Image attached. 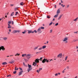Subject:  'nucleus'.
I'll return each instance as SVG.
<instances>
[{"instance_id":"obj_8","label":"nucleus","mask_w":78,"mask_h":78,"mask_svg":"<svg viewBox=\"0 0 78 78\" xmlns=\"http://www.w3.org/2000/svg\"><path fill=\"white\" fill-rule=\"evenodd\" d=\"M28 34H30L31 33H34V32H32V30H28Z\"/></svg>"},{"instance_id":"obj_4","label":"nucleus","mask_w":78,"mask_h":78,"mask_svg":"<svg viewBox=\"0 0 78 78\" xmlns=\"http://www.w3.org/2000/svg\"><path fill=\"white\" fill-rule=\"evenodd\" d=\"M2 50V51H5V48H4V47L3 46H1V47H0V51Z\"/></svg>"},{"instance_id":"obj_57","label":"nucleus","mask_w":78,"mask_h":78,"mask_svg":"<svg viewBox=\"0 0 78 78\" xmlns=\"http://www.w3.org/2000/svg\"><path fill=\"white\" fill-rule=\"evenodd\" d=\"M62 7H64V6H65V5H62Z\"/></svg>"},{"instance_id":"obj_10","label":"nucleus","mask_w":78,"mask_h":78,"mask_svg":"<svg viewBox=\"0 0 78 78\" xmlns=\"http://www.w3.org/2000/svg\"><path fill=\"white\" fill-rule=\"evenodd\" d=\"M60 13V9H58V10L57 11V14H58V13Z\"/></svg>"},{"instance_id":"obj_33","label":"nucleus","mask_w":78,"mask_h":78,"mask_svg":"<svg viewBox=\"0 0 78 78\" xmlns=\"http://www.w3.org/2000/svg\"><path fill=\"white\" fill-rule=\"evenodd\" d=\"M67 58H68V56H66L65 58V60H66L67 59Z\"/></svg>"},{"instance_id":"obj_43","label":"nucleus","mask_w":78,"mask_h":78,"mask_svg":"<svg viewBox=\"0 0 78 78\" xmlns=\"http://www.w3.org/2000/svg\"><path fill=\"white\" fill-rule=\"evenodd\" d=\"M42 68H39V70H39V71H41V70H42Z\"/></svg>"},{"instance_id":"obj_30","label":"nucleus","mask_w":78,"mask_h":78,"mask_svg":"<svg viewBox=\"0 0 78 78\" xmlns=\"http://www.w3.org/2000/svg\"><path fill=\"white\" fill-rule=\"evenodd\" d=\"M17 67H15V70H18V68H17Z\"/></svg>"},{"instance_id":"obj_17","label":"nucleus","mask_w":78,"mask_h":78,"mask_svg":"<svg viewBox=\"0 0 78 78\" xmlns=\"http://www.w3.org/2000/svg\"><path fill=\"white\" fill-rule=\"evenodd\" d=\"M23 5H24V3L23 2H21V3H20V5L23 6Z\"/></svg>"},{"instance_id":"obj_29","label":"nucleus","mask_w":78,"mask_h":78,"mask_svg":"<svg viewBox=\"0 0 78 78\" xmlns=\"http://www.w3.org/2000/svg\"><path fill=\"white\" fill-rule=\"evenodd\" d=\"M45 62H46V61H44V60H43V61H42V62L43 63H44Z\"/></svg>"},{"instance_id":"obj_61","label":"nucleus","mask_w":78,"mask_h":78,"mask_svg":"<svg viewBox=\"0 0 78 78\" xmlns=\"http://www.w3.org/2000/svg\"><path fill=\"white\" fill-rule=\"evenodd\" d=\"M66 43H68V41H66V42H65Z\"/></svg>"},{"instance_id":"obj_12","label":"nucleus","mask_w":78,"mask_h":78,"mask_svg":"<svg viewBox=\"0 0 78 78\" xmlns=\"http://www.w3.org/2000/svg\"><path fill=\"white\" fill-rule=\"evenodd\" d=\"M23 73V71H20L19 73V76H20V75H22V73Z\"/></svg>"},{"instance_id":"obj_41","label":"nucleus","mask_w":78,"mask_h":78,"mask_svg":"<svg viewBox=\"0 0 78 78\" xmlns=\"http://www.w3.org/2000/svg\"><path fill=\"white\" fill-rule=\"evenodd\" d=\"M40 70H37V73H39V72H40Z\"/></svg>"},{"instance_id":"obj_14","label":"nucleus","mask_w":78,"mask_h":78,"mask_svg":"<svg viewBox=\"0 0 78 78\" xmlns=\"http://www.w3.org/2000/svg\"><path fill=\"white\" fill-rule=\"evenodd\" d=\"M8 28L10 29L12 28V26H11L10 25L8 24Z\"/></svg>"},{"instance_id":"obj_36","label":"nucleus","mask_w":78,"mask_h":78,"mask_svg":"<svg viewBox=\"0 0 78 78\" xmlns=\"http://www.w3.org/2000/svg\"><path fill=\"white\" fill-rule=\"evenodd\" d=\"M43 60H44V61H46V62L47 61H48V60L47 59H46L45 58L44 59H43Z\"/></svg>"},{"instance_id":"obj_59","label":"nucleus","mask_w":78,"mask_h":78,"mask_svg":"<svg viewBox=\"0 0 78 78\" xmlns=\"http://www.w3.org/2000/svg\"><path fill=\"white\" fill-rule=\"evenodd\" d=\"M54 20H55V19L53 18V21Z\"/></svg>"},{"instance_id":"obj_46","label":"nucleus","mask_w":78,"mask_h":78,"mask_svg":"<svg viewBox=\"0 0 78 78\" xmlns=\"http://www.w3.org/2000/svg\"><path fill=\"white\" fill-rule=\"evenodd\" d=\"M41 52V51H39V52H36V54H37L38 53H40V52Z\"/></svg>"},{"instance_id":"obj_25","label":"nucleus","mask_w":78,"mask_h":78,"mask_svg":"<svg viewBox=\"0 0 78 78\" xmlns=\"http://www.w3.org/2000/svg\"><path fill=\"white\" fill-rule=\"evenodd\" d=\"M39 28H40V29H41L43 30L44 29V27H39Z\"/></svg>"},{"instance_id":"obj_19","label":"nucleus","mask_w":78,"mask_h":78,"mask_svg":"<svg viewBox=\"0 0 78 78\" xmlns=\"http://www.w3.org/2000/svg\"><path fill=\"white\" fill-rule=\"evenodd\" d=\"M27 54H23L22 55V57H24L25 56H27Z\"/></svg>"},{"instance_id":"obj_32","label":"nucleus","mask_w":78,"mask_h":78,"mask_svg":"<svg viewBox=\"0 0 78 78\" xmlns=\"http://www.w3.org/2000/svg\"><path fill=\"white\" fill-rule=\"evenodd\" d=\"M52 23H53V22L50 23V24H49V26H51Z\"/></svg>"},{"instance_id":"obj_5","label":"nucleus","mask_w":78,"mask_h":78,"mask_svg":"<svg viewBox=\"0 0 78 78\" xmlns=\"http://www.w3.org/2000/svg\"><path fill=\"white\" fill-rule=\"evenodd\" d=\"M62 53L59 54H58V55H57V58H62Z\"/></svg>"},{"instance_id":"obj_48","label":"nucleus","mask_w":78,"mask_h":78,"mask_svg":"<svg viewBox=\"0 0 78 78\" xmlns=\"http://www.w3.org/2000/svg\"><path fill=\"white\" fill-rule=\"evenodd\" d=\"M66 6H67V8L69 7V5H66Z\"/></svg>"},{"instance_id":"obj_3","label":"nucleus","mask_w":78,"mask_h":78,"mask_svg":"<svg viewBox=\"0 0 78 78\" xmlns=\"http://www.w3.org/2000/svg\"><path fill=\"white\" fill-rule=\"evenodd\" d=\"M26 57H27V59H29L31 58V56L30 54H28L26 56Z\"/></svg>"},{"instance_id":"obj_11","label":"nucleus","mask_w":78,"mask_h":78,"mask_svg":"<svg viewBox=\"0 0 78 78\" xmlns=\"http://www.w3.org/2000/svg\"><path fill=\"white\" fill-rule=\"evenodd\" d=\"M62 16H63V15L62 14L60 16H59V17H58V20H60L61 18V17H62Z\"/></svg>"},{"instance_id":"obj_21","label":"nucleus","mask_w":78,"mask_h":78,"mask_svg":"<svg viewBox=\"0 0 78 78\" xmlns=\"http://www.w3.org/2000/svg\"><path fill=\"white\" fill-rule=\"evenodd\" d=\"M17 10H18V9H17V8H15V9H14V11H16Z\"/></svg>"},{"instance_id":"obj_45","label":"nucleus","mask_w":78,"mask_h":78,"mask_svg":"<svg viewBox=\"0 0 78 78\" xmlns=\"http://www.w3.org/2000/svg\"><path fill=\"white\" fill-rule=\"evenodd\" d=\"M14 5H13L11 4V5H10V7H12V6H13Z\"/></svg>"},{"instance_id":"obj_13","label":"nucleus","mask_w":78,"mask_h":78,"mask_svg":"<svg viewBox=\"0 0 78 78\" xmlns=\"http://www.w3.org/2000/svg\"><path fill=\"white\" fill-rule=\"evenodd\" d=\"M67 40H68V38H67V37H65V38H64V39L62 40V41L65 42L66 41H67Z\"/></svg>"},{"instance_id":"obj_56","label":"nucleus","mask_w":78,"mask_h":78,"mask_svg":"<svg viewBox=\"0 0 78 78\" xmlns=\"http://www.w3.org/2000/svg\"><path fill=\"white\" fill-rule=\"evenodd\" d=\"M12 25H13V21H12Z\"/></svg>"},{"instance_id":"obj_63","label":"nucleus","mask_w":78,"mask_h":78,"mask_svg":"<svg viewBox=\"0 0 78 78\" xmlns=\"http://www.w3.org/2000/svg\"><path fill=\"white\" fill-rule=\"evenodd\" d=\"M8 34H9V32H8Z\"/></svg>"},{"instance_id":"obj_15","label":"nucleus","mask_w":78,"mask_h":78,"mask_svg":"<svg viewBox=\"0 0 78 78\" xmlns=\"http://www.w3.org/2000/svg\"><path fill=\"white\" fill-rule=\"evenodd\" d=\"M15 62V61H10L8 62V63H9L10 64H12L13 63H14V62Z\"/></svg>"},{"instance_id":"obj_62","label":"nucleus","mask_w":78,"mask_h":78,"mask_svg":"<svg viewBox=\"0 0 78 78\" xmlns=\"http://www.w3.org/2000/svg\"><path fill=\"white\" fill-rule=\"evenodd\" d=\"M76 48L78 49V47H77H77H76Z\"/></svg>"},{"instance_id":"obj_39","label":"nucleus","mask_w":78,"mask_h":78,"mask_svg":"<svg viewBox=\"0 0 78 78\" xmlns=\"http://www.w3.org/2000/svg\"><path fill=\"white\" fill-rule=\"evenodd\" d=\"M74 33L75 34H77V32H74Z\"/></svg>"},{"instance_id":"obj_35","label":"nucleus","mask_w":78,"mask_h":78,"mask_svg":"<svg viewBox=\"0 0 78 78\" xmlns=\"http://www.w3.org/2000/svg\"><path fill=\"white\" fill-rule=\"evenodd\" d=\"M14 12H13L12 14H11V16H13V13Z\"/></svg>"},{"instance_id":"obj_38","label":"nucleus","mask_w":78,"mask_h":78,"mask_svg":"<svg viewBox=\"0 0 78 78\" xmlns=\"http://www.w3.org/2000/svg\"><path fill=\"white\" fill-rule=\"evenodd\" d=\"M58 25V23L55 24V26H57Z\"/></svg>"},{"instance_id":"obj_53","label":"nucleus","mask_w":78,"mask_h":78,"mask_svg":"<svg viewBox=\"0 0 78 78\" xmlns=\"http://www.w3.org/2000/svg\"><path fill=\"white\" fill-rule=\"evenodd\" d=\"M49 61H45L46 62H47V63H48V62Z\"/></svg>"},{"instance_id":"obj_27","label":"nucleus","mask_w":78,"mask_h":78,"mask_svg":"<svg viewBox=\"0 0 78 78\" xmlns=\"http://www.w3.org/2000/svg\"><path fill=\"white\" fill-rule=\"evenodd\" d=\"M45 48H46V46L45 45L44 46H43V47H42V48H43V49H44Z\"/></svg>"},{"instance_id":"obj_64","label":"nucleus","mask_w":78,"mask_h":78,"mask_svg":"<svg viewBox=\"0 0 78 78\" xmlns=\"http://www.w3.org/2000/svg\"><path fill=\"white\" fill-rule=\"evenodd\" d=\"M6 57H9V56H6Z\"/></svg>"},{"instance_id":"obj_51","label":"nucleus","mask_w":78,"mask_h":78,"mask_svg":"<svg viewBox=\"0 0 78 78\" xmlns=\"http://www.w3.org/2000/svg\"><path fill=\"white\" fill-rule=\"evenodd\" d=\"M64 70H63V71H62V73H64V72H65V71H64Z\"/></svg>"},{"instance_id":"obj_20","label":"nucleus","mask_w":78,"mask_h":78,"mask_svg":"<svg viewBox=\"0 0 78 78\" xmlns=\"http://www.w3.org/2000/svg\"><path fill=\"white\" fill-rule=\"evenodd\" d=\"M26 32H27V30H24V31L23 32H22V33H23V34H25Z\"/></svg>"},{"instance_id":"obj_37","label":"nucleus","mask_w":78,"mask_h":78,"mask_svg":"<svg viewBox=\"0 0 78 78\" xmlns=\"http://www.w3.org/2000/svg\"><path fill=\"white\" fill-rule=\"evenodd\" d=\"M16 73H17V72L16 71H14V72H13V74H16Z\"/></svg>"},{"instance_id":"obj_40","label":"nucleus","mask_w":78,"mask_h":78,"mask_svg":"<svg viewBox=\"0 0 78 78\" xmlns=\"http://www.w3.org/2000/svg\"><path fill=\"white\" fill-rule=\"evenodd\" d=\"M50 33H51V32H52V30L51 29L50 30Z\"/></svg>"},{"instance_id":"obj_22","label":"nucleus","mask_w":78,"mask_h":78,"mask_svg":"<svg viewBox=\"0 0 78 78\" xmlns=\"http://www.w3.org/2000/svg\"><path fill=\"white\" fill-rule=\"evenodd\" d=\"M38 48V47H37L34 48V50L35 51L36 50H37V49Z\"/></svg>"},{"instance_id":"obj_60","label":"nucleus","mask_w":78,"mask_h":78,"mask_svg":"<svg viewBox=\"0 0 78 78\" xmlns=\"http://www.w3.org/2000/svg\"><path fill=\"white\" fill-rule=\"evenodd\" d=\"M23 65H24V66H25L24 62H23Z\"/></svg>"},{"instance_id":"obj_6","label":"nucleus","mask_w":78,"mask_h":78,"mask_svg":"<svg viewBox=\"0 0 78 78\" xmlns=\"http://www.w3.org/2000/svg\"><path fill=\"white\" fill-rule=\"evenodd\" d=\"M36 31H37V32H38L39 34L41 33V29H40V28H39V29H37V30H36Z\"/></svg>"},{"instance_id":"obj_24","label":"nucleus","mask_w":78,"mask_h":78,"mask_svg":"<svg viewBox=\"0 0 78 78\" xmlns=\"http://www.w3.org/2000/svg\"><path fill=\"white\" fill-rule=\"evenodd\" d=\"M58 14H57V15H55V16H54V17L55 18L57 17L58 16Z\"/></svg>"},{"instance_id":"obj_52","label":"nucleus","mask_w":78,"mask_h":78,"mask_svg":"<svg viewBox=\"0 0 78 78\" xmlns=\"http://www.w3.org/2000/svg\"><path fill=\"white\" fill-rule=\"evenodd\" d=\"M16 14H18V12H16Z\"/></svg>"},{"instance_id":"obj_42","label":"nucleus","mask_w":78,"mask_h":78,"mask_svg":"<svg viewBox=\"0 0 78 78\" xmlns=\"http://www.w3.org/2000/svg\"><path fill=\"white\" fill-rule=\"evenodd\" d=\"M58 74H57V73L55 74V76H58Z\"/></svg>"},{"instance_id":"obj_16","label":"nucleus","mask_w":78,"mask_h":78,"mask_svg":"<svg viewBox=\"0 0 78 78\" xmlns=\"http://www.w3.org/2000/svg\"><path fill=\"white\" fill-rule=\"evenodd\" d=\"M6 64H7V63L6 62H3L2 63V65H6Z\"/></svg>"},{"instance_id":"obj_34","label":"nucleus","mask_w":78,"mask_h":78,"mask_svg":"<svg viewBox=\"0 0 78 78\" xmlns=\"http://www.w3.org/2000/svg\"><path fill=\"white\" fill-rule=\"evenodd\" d=\"M11 77V75L10 74L9 75L7 76V77Z\"/></svg>"},{"instance_id":"obj_18","label":"nucleus","mask_w":78,"mask_h":78,"mask_svg":"<svg viewBox=\"0 0 78 78\" xmlns=\"http://www.w3.org/2000/svg\"><path fill=\"white\" fill-rule=\"evenodd\" d=\"M78 19V17L77 18H76V19H75V20H74L73 21H77Z\"/></svg>"},{"instance_id":"obj_54","label":"nucleus","mask_w":78,"mask_h":78,"mask_svg":"<svg viewBox=\"0 0 78 78\" xmlns=\"http://www.w3.org/2000/svg\"><path fill=\"white\" fill-rule=\"evenodd\" d=\"M2 20V18H0V21H1Z\"/></svg>"},{"instance_id":"obj_44","label":"nucleus","mask_w":78,"mask_h":78,"mask_svg":"<svg viewBox=\"0 0 78 78\" xmlns=\"http://www.w3.org/2000/svg\"><path fill=\"white\" fill-rule=\"evenodd\" d=\"M66 69H69V66H67L66 67Z\"/></svg>"},{"instance_id":"obj_2","label":"nucleus","mask_w":78,"mask_h":78,"mask_svg":"<svg viewBox=\"0 0 78 78\" xmlns=\"http://www.w3.org/2000/svg\"><path fill=\"white\" fill-rule=\"evenodd\" d=\"M28 72L30 71L32 69V68H31V66L29 65V64H28Z\"/></svg>"},{"instance_id":"obj_26","label":"nucleus","mask_w":78,"mask_h":78,"mask_svg":"<svg viewBox=\"0 0 78 78\" xmlns=\"http://www.w3.org/2000/svg\"><path fill=\"white\" fill-rule=\"evenodd\" d=\"M42 49H43V48H42V47H41L40 48H39V49H38V50L40 51L41 50H42Z\"/></svg>"},{"instance_id":"obj_28","label":"nucleus","mask_w":78,"mask_h":78,"mask_svg":"<svg viewBox=\"0 0 78 78\" xmlns=\"http://www.w3.org/2000/svg\"><path fill=\"white\" fill-rule=\"evenodd\" d=\"M32 32H34V33H37V32H38L36 30H34V31H32Z\"/></svg>"},{"instance_id":"obj_9","label":"nucleus","mask_w":78,"mask_h":78,"mask_svg":"<svg viewBox=\"0 0 78 78\" xmlns=\"http://www.w3.org/2000/svg\"><path fill=\"white\" fill-rule=\"evenodd\" d=\"M7 39L8 38L7 37H3V38H2V39L3 40H4L5 41L7 40Z\"/></svg>"},{"instance_id":"obj_31","label":"nucleus","mask_w":78,"mask_h":78,"mask_svg":"<svg viewBox=\"0 0 78 78\" xmlns=\"http://www.w3.org/2000/svg\"><path fill=\"white\" fill-rule=\"evenodd\" d=\"M46 17H47V18L48 19H50V16H47Z\"/></svg>"},{"instance_id":"obj_23","label":"nucleus","mask_w":78,"mask_h":78,"mask_svg":"<svg viewBox=\"0 0 78 78\" xmlns=\"http://www.w3.org/2000/svg\"><path fill=\"white\" fill-rule=\"evenodd\" d=\"M12 23V22L10 21H8V25H9Z\"/></svg>"},{"instance_id":"obj_47","label":"nucleus","mask_w":78,"mask_h":78,"mask_svg":"<svg viewBox=\"0 0 78 78\" xmlns=\"http://www.w3.org/2000/svg\"><path fill=\"white\" fill-rule=\"evenodd\" d=\"M16 55H17V56H19L20 55V54H18V53H17Z\"/></svg>"},{"instance_id":"obj_1","label":"nucleus","mask_w":78,"mask_h":78,"mask_svg":"<svg viewBox=\"0 0 78 78\" xmlns=\"http://www.w3.org/2000/svg\"><path fill=\"white\" fill-rule=\"evenodd\" d=\"M40 58V59H39L38 58L37 59H35V62H33V66H36V65H37V63L39 62V61H42V58Z\"/></svg>"},{"instance_id":"obj_50","label":"nucleus","mask_w":78,"mask_h":78,"mask_svg":"<svg viewBox=\"0 0 78 78\" xmlns=\"http://www.w3.org/2000/svg\"><path fill=\"white\" fill-rule=\"evenodd\" d=\"M8 31H9L10 32H11V29H9V30H8Z\"/></svg>"},{"instance_id":"obj_49","label":"nucleus","mask_w":78,"mask_h":78,"mask_svg":"<svg viewBox=\"0 0 78 78\" xmlns=\"http://www.w3.org/2000/svg\"><path fill=\"white\" fill-rule=\"evenodd\" d=\"M58 74V75H60V74H61V73H57Z\"/></svg>"},{"instance_id":"obj_7","label":"nucleus","mask_w":78,"mask_h":78,"mask_svg":"<svg viewBox=\"0 0 78 78\" xmlns=\"http://www.w3.org/2000/svg\"><path fill=\"white\" fill-rule=\"evenodd\" d=\"M20 31L19 30H14L13 31V33H19Z\"/></svg>"},{"instance_id":"obj_58","label":"nucleus","mask_w":78,"mask_h":78,"mask_svg":"<svg viewBox=\"0 0 78 78\" xmlns=\"http://www.w3.org/2000/svg\"><path fill=\"white\" fill-rule=\"evenodd\" d=\"M77 76H75V78H77Z\"/></svg>"},{"instance_id":"obj_55","label":"nucleus","mask_w":78,"mask_h":78,"mask_svg":"<svg viewBox=\"0 0 78 78\" xmlns=\"http://www.w3.org/2000/svg\"><path fill=\"white\" fill-rule=\"evenodd\" d=\"M50 60V62H51V61H53V60H52V59H50V60Z\"/></svg>"}]
</instances>
